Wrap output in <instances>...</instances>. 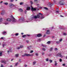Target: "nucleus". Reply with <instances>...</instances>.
Returning a JSON list of instances; mask_svg holds the SVG:
<instances>
[{
	"label": "nucleus",
	"mask_w": 67,
	"mask_h": 67,
	"mask_svg": "<svg viewBox=\"0 0 67 67\" xmlns=\"http://www.w3.org/2000/svg\"><path fill=\"white\" fill-rule=\"evenodd\" d=\"M43 14L41 13H38V15L37 16H34L33 18L34 19H37V18H40L41 19H42L44 18V17L43 16Z\"/></svg>",
	"instance_id": "1"
},
{
	"label": "nucleus",
	"mask_w": 67,
	"mask_h": 67,
	"mask_svg": "<svg viewBox=\"0 0 67 67\" xmlns=\"http://www.w3.org/2000/svg\"><path fill=\"white\" fill-rule=\"evenodd\" d=\"M24 21H25V19L24 17H21L19 19V22H23Z\"/></svg>",
	"instance_id": "2"
},
{
	"label": "nucleus",
	"mask_w": 67,
	"mask_h": 67,
	"mask_svg": "<svg viewBox=\"0 0 67 67\" xmlns=\"http://www.w3.org/2000/svg\"><path fill=\"white\" fill-rule=\"evenodd\" d=\"M33 56V54H25L24 55H22V56L24 57V56Z\"/></svg>",
	"instance_id": "3"
},
{
	"label": "nucleus",
	"mask_w": 67,
	"mask_h": 67,
	"mask_svg": "<svg viewBox=\"0 0 67 67\" xmlns=\"http://www.w3.org/2000/svg\"><path fill=\"white\" fill-rule=\"evenodd\" d=\"M31 10L32 11H35L36 10V8H33V7H32V5H31Z\"/></svg>",
	"instance_id": "4"
},
{
	"label": "nucleus",
	"mask_w": 67,
	"mask_h": 67,
	"mask_svg": "<svg viewBox=\"0 0 67 67\" xmlns=\"http://www.w3.org/2000/svg\"><path fill=\"white\" fill-rule=\"evenodd\" d=\"M9 6L10 8H12L15 6V5L12 4V3H11L9 4Z\"/></svg>",
	"instance_id": "5"
},
{
	"label": "nucleus",
	"mask_w": 67,
	"mask_h": 67,
	"mask_svg": "<svg viewBox=\"0 0 67 67\" xmlns=\"http://www.w3.org/2000/svg\"><path fill=\"white\" fill-rule=\"evenodd\" d=\"M57 56H59V57H63V56L62 55V54L61 53H59L57 55Z\"/></svg>",
	"instance_id": "6"
},
{
	"label": "nucleus",
	"mask_w": 67,
	"mask_h": 67,
	"mask_svg": "<svg viewBox=\"0 0 67 67\" xmlns=\"http://www.w3.org/2000/svg\"><path fill=\"white\" fill-rule=\"evenodd\" d=\"M59 4H60V5H64V2H62V1H61L59 2Z\"/></svg>",
	"instance_id": "7"
},
{
	"label": "nucleus",
	"mask_w": 67,
	"mask_h": 67,
	"mask_svg": "<svg viewBox=\"0 0 67 67\" xmlns=\"http://www.w3.org/2000/svg\"><path fill=\"white\" fill-rule=\"evenodd\" d=\"M47 5L50 7H52V6L53 5V4H52V3L50 2L48 3Z\"/></svg>",
	"instance_id": "8"
},
{
	"label": "nucleus",
	"mask_w": 67,
	"mask_h": 67,
	"mask_svg": "<svg viewBox=\"0 0 67 67\" xmlns=\"http://www.w3.org/2000/svg\"><path fill=\"white\" fill-rule=\"evenodd\" d=\"M2 34L3 35H5L7 34V32L4 31L2 32Z\"/></svg>",
	"instance_id": "9"
},
{
	"label": "nucleus",
	"mask_w": 67,
	"mask_h": 67,
	"mask_svg": "<svg viewBox=\"0 0 67 67\" xmlns=\"http://www.w3.org/2000/svg\"><path fill=\"white\" fill-rule=\"evenodd\" d=\"M46 34H50V32L49 31V30H47Z\"/></svg>",
	"instance_id": "10"
},
{
	"label": "nucleus",
	"mask_w": 67,
	"mask_h": 67,
	"mask_svg": "<svg viewBox=\"0 0 67 67\" xmlns=\"http://www.w3.org/2000/svg\"><path fill=\"white\" fill-rule=\"evenodd\" d=\"M7 21H9V22H10L12 21V20L10 18H8L7 19Z\"/></svg>",
	"instance_id": "11"
},
{
	"label": "nucleus",
	"mask_w": 67,
	"mask_h": 67,
	"mask_svg": "<svg viewBox=\"0 0 67 67\" xmlns=\"http://www.w3.org/2000/svg\"><path fill=\"white\" fill-rule=\"evenodd\" d=\"M1 63H4V64H6V61H5V60L2 61Z\"/></svg>",
	"instance_id": "12"
},
{
	"label": "nucleus",
	"mask_w": 67,
	"mask_h": 67,
	"mask_svg": "<svg viewBox=\"0 0 67 67\" xmlns=\"http://www.w3.org/2000/svg\"><path fill=\"white\" fill-rule=\"evenodd\" d=\"M4 12H5V10H3L2 11V12L1 13V14H4Z\"/></svg>",
	"instance_id": "13"
},
{
	"label": "nucleus",
	"mask_w": 67,
	"mask_h": 67,
	"mask_svg": "<svg viewBox=\"0 0 67 67\" xmlns=\"http://www.w3.org/2000/svg\"><path fill=\"white\" fill-rule=\"evenodd\" d=\"M42 36V35L40 34H39L37 35V37H41Z\"/></svg>",
	"instance_id": "14"
},
{
	"label": "nucleus",
	"mask_w": 67,
	"mask_h": 67,
	"mask_svg": "<svg viewBox=\"0 0 67 67\" xmlns=\"http://www.w3.org/2000/svg\"><path fill=\"white\" fill-rule=\"evenodd\" d=\"M23 47V46L21 45V46H20V47H18L17 48V49H20V48H22V47Z\"/></svg>",
	"instance_id": "15"
},
{
	"label": "nucleus",
	"mask_w": 67,
	"mask_h": 67,
	"mask_svg": "<svg viewBox=\"0 0 67 67\" xmlns=\"http://www.w3.org/2000/svg\"><path fill=\"white\" fill-rule=\"evenodd\" d=\"M30 9H31V8H30V7H28L27 8L26 10H30Z\"/></svg>",
	"instance_id": "16"
},
{
	"label": "nucleus",
	"mask_w": 67,
	"mask_h": 67,
	"mask_svg": "<svg viewBox=\"0 0 67 67\" xmlns=\"http://www.w3.org/2000/svg\"><path fill=\"white\" fill-rule=\"evenodd\" d=\"M2 21V18H0V24H1L2 23H1Z\"/></svg>",
	"instance_id": "17"
},
{
	"label": "nucleus",
	"mask_w": 67,
	"mask_h": 67,
	"mask_svg": "<svg viewBox=\"0 0 67 67\" xmlns=\"http://www.w3.org/2000/svg\"><path fill=\"white\" fill-rule=\"evenodd\" d=\"M19 54H16L15 55V57H19Z\"/></svg>",
	"instance_id": "18"
},
{
	"label": "nucleus",
	"mask_w": 67,
	"mask_h": 67,
	"mask_svg": "<svg viewBox=\"0 0 67 67\" xmlns=\"http://www.w3.org/2000/svg\"><path fill=\"white\" fill-rule=\"evenodd\" d=\"M19 11L20 12H23V10L21 9H19Z\"/></svg>",
	"instance_id": "19"
},
{
	"label": "nucleus",
	"mask_w": 67,
	"mask_h": 67,
	"mask_svg": "<svg viewBox=\"0 0 67 67\" xmlns=\"http://www.w3.org/2000/svg\"><path fill=\"white\" fill-rule=\"evenodd\" d=\"M55 66H57V62L56 61H55Z\"/></svg>",
	"instance_id": "20"
},
{
	"label": "nucleus",
	"mask_w": 67,
	"mask_h": 67,
	"mask_svg": "<svg viewBox=\"0 0 67 67\" xmlns=\"http://www.w3.org/2000/svg\"><path fill=\"white\" fill-rule=\"evenodd\" d=\"M9 51H8V53H9V52H12V50H11V49H9Z\"/></svg>",
	"instance_id": "21"
},
{
	"label": "nucleus",
	"mask_w": 67,
	"mask_h": 67,
	"mask_svg": "<svg viewBox=\"0 0 67 67\" xmlns=\"http://www.w3.org/2000/svg\"><path fill=\"white\" fill-rule=\"evenodd\" d=\"M26 36V35H24L22 36L23 37H25Z\"/></svg>",
	"instance_id": "22"
},
{
	"label": "nucleus",
	"mask_w": 67,
	"mask_h": 67,
	"mask_svg": "<svg viewBox=\"0 0 67 67\" xmlns=\"http://www.w3.org/2000/svg\"><path fill=\"white\" fill-rule=\"evenodd\" d=\"M24 3H23V2H21V3H20V5H22V4H23Z\"/></svg>",
	"instance_id": "23"
},
{
	"label": "nucleus",
	"mask_w": 67,
	"mask_h": 67,
	"mask_svg": "<svg viewBox=\"0 0 67 67\" xmlns=\"http://www.w3.org/2000/svg\"><path fill=\"white\" fill-rule=\"evenodd\" d=\"M42 46H43V47H46V45H44V44H42Z\"/></svg>",
	"instance_id": "24"
},
{
	"label": "nucleus",
	"mask_w": 67,
	"mask_h": 67,
	"mask_svg": "<svg viewBox=\"0 0 67 67\" xmlns=\"http://www.w3.org/2000/svg\"><path fill=\"white\" fill-rule=\"evenodd\" d=\"M36 62L34 61L33 63V65H35V64H36Z\"/></svg>",
	"instance_id": "25"
},
{
	"label": "nucleus",
	"mask_w": 67,
	"mask_h": 67,
	"mask_svg": "<svg viewBox=\"0 0 67 67\" xmlns=\"http://www.w3.org/2000/svg\"><path fill=\"white\" fill-rule=\"evenodd\" d=\"M6 44H3V47H4V46H6Z\"/></svg>",
	"instance_id": "26"
},
{
	"label": "nucleus",
	"mask_w": 67,
	"mask_h": 67,
	"mask_svg": "<svg viewBox=\"0 0 67 67\" xmlns=\"http://www.w3.org/2000/svg\"><path fill=\"white\" fill-rule=\"evenodd\" d=\"M47 44H49L51 43V41H49L47 42Z\"/></svg>",
	"instance_id": "27"
},
{
	"label": "nucleus",
	"mask_w": 67,
	"mask_h": 67,
	"mask_svg": "<svg viewBox=\"0 0 67 67\" xmlns=\"http://www.w3.org/2000/svg\"><path fill=\"white\" fill-rule=\"evenodd\" d=\"M49 61L50 63H52V60H49Z\"/></svg>",
	"instance_id": "28"
},
{
	"label": "nucleus",
	"mask_w": 67,
	"mask_h": 67,
	"mask_svg": "<svg viewBox=\"0 0 67 67\" xmlns=\"http://www.w3.org/2000/svg\"><path fill=\"white\" fill-rule=\"evenodd\" d=\"M53 49V48H51L50 50V51H52V50Z\"/></svg>",
	"instance_id": "29"
},
{
	"label": "nucleus",
	"mask_w": 67,
	"mask_h": 67,
	"mask_svg": "<svg viewBox=\"0 0 67 67\" xmlns=\"http://www.w3.org/2000/svg\"><path fill=\"white\" fill-rule=\"evenodd\" d=\"M13 22H16V20H15V19H14L13 21Z\"/></svg>",
	"instance_id": "30"
},
{
	"label": "nucleus",
	"mask_w": 67,
	"mask_h": 67,
	"mask_svg": "<svg viewBox=\"0 0 67 67\" xmlns=\"http://www.w3.org/2000/svg\"><path fill=\"white\" fill-rule=\"evenodd\" d=\"M4 4L5 5H8V3H4Z\"/></svg>",
	"instance_id": "31"
},
{
	"label": "nucleus",
	"mask_w": 67,
	"mask_h": 67,
	"mask_svg": "<svg viewBox=\"0 0 67 67\" xmlns=\"http://www.w3.org/2000/svg\"><path fill=\"white\" fill-rule=\"evenodd\" d=\"M44 9H45L46 10H48V8H47L46 7H44Z\"/></svg>",
	"instance_id": "32"
},
{
	"label": "nucleus",
	"mask_w": 67,
	"mask_h": 67,
	"mask_svg": "<svg viewBox=\"0 0 67 67\" xmlns=\"http://www.w3.org/2000/svg\"><path fill=\"white\" fill-rule=\"evenodd\" d=\"M30 2L31 4V5H32V4H33V2H32V1H30Z\"/></svg>",
	"instance_id": "33"
},
{
	"label": "nucleus",
	"mask_w": 67,
	"mask_h": 67,
	"mask_svg": "<svg viewBox=\"0 0 67 67\" xmlns=\"http://www.w3.org/2000/svg\"><path fill=\"white\" fill-rule=\"evenodd\" d=\"M2 55V53L1 52L0 53V56H1Z\"/></svg>",
	"instance_id": "34"
},
{
	"label": "nucleus",
	"mask_w": 67,
	"mask_h": 67,
	"mask_svg": "<svg viewBox=\"0 0 67 67\" xmlns=\"http://www.w3.org/2000/svg\"><path fill=\"white\" fill-rule=\"evenodd\" d=\"M18 35L19 34H18V33H16L15 34V35H16V36H18Z\"/></svg>",
	"instance_id": "35"
},
{
	"label": "nucleus",
	"mask_w": 67,
	"mask_h": 67,
	"mask_svg": "<svg viewBox=\"0 0 67 67\" xmlns=\"http://www.w3.org/2000/svg\"><path fill=\"white\" fill-rule=\"evenodd\" d=\"M19 63L18 62H17L15 64V66H17V65L18 64V63Z\"/></svg>",
	"instance_id": "36"
},
{
	"label": "nucleus",
	"mask_w": 67,
	"mask_h": 67,
	"mask_svg": "<svg viewBox=\"0 0 67 67\" xmlns=\"http://www.w3.org/2000/svg\"><path fill=\"white\" fill-rule=\"evenodd\" d=\"M56 43H57V44H59V43L60 42L59 41H57L56 42Z\"/></svg>",
	"instance_id": "37"
},
{
	"label": "nucleus",
	"mask_w": 67,
	"mask_h": 67,
	"mask_svg": "<svg viewBox=\"0 0 67 67\" xmlns=\"http://www.w3.org/2000/svg\"><path fill=\"white\" fill-rule=\"evenodd\" d=\"M42 49L44 51H45V48H43Z\"/></svg>",
	"instance_id": "38"
},
{
	"label": "nucleus",
	"mask_w": 67,
	"mask_h": 67,
	"mask_svg": "<svg viewBox=\"0 0 67 67\" xmlns=\"http://www.w3.org/2000/svg\"><path fill=\"white\" fill-rule=\"evenodd\" d=\"M31 46H30L29 47H28L27 48L28 49H30L29 48L30 47H31Z\"/></svg>",
	"instance_id": "39"
},
{
	"label": "nucleus",
	"mask_w": 67,
	"mask_h": 67,
	"mask_svg": "<svg viewBox=\"0 0 67 67\" xmlns=\"http://www.w3.org/2000/svg\"><path fill=\"white\" fill-rule=\"evenodd\" d=\"M60 62H62V60L61 59H60Z\"/></svg>",
	"instance_id": "40"
},
{
	"label": "nucleus",
	"mask_w": 67,
	"mask_h": 67,
	"mask_svg": "<svg viewBox=\"0 0 67 67\" xmlns=\"http://www.w3.org/2000/svg\"><path fill=\"white\" fill-rule=\"evenodd\" d=\"M1 67H4V66H3L2 64H1Z\"/></svg>",
	"instance_id": "41"
},
{
	"label": "nucleus",
	"mask_w": 67,
	"mask_h": 67,
	"mask_svg": "<svg viewBox=\"0 0 67 67\" xmlns=\"http://www.w3.org/2000/svg\"><path fill=\"white\" fill-rule=\"evenodd\" d=\"M60 42H62V39H60L59 40Z\"/></svg>",
	"instance_id": "42"
},
{
	"label": "nucleus",
	"mask_w": 67,
	"mask_h": 67,
	"mask_svg": "<svg viewBox=\"0 0 67 67\" xmlns=\"http://www.w3.org/2000/svg\"><path fill=\"white\" fill-rule=\"evenodd\" d=\"M46 61H47V62H48V59L47 58V59H46Z\"/></svg>",
	"instance_id": "43"
},
{
	"label": "nucleus",
	"mask_w": 67,
	"mask_h": 67,
	"mask_svg": "<svg viewBox=\"0 0 67 67\" xmlns=\"http://www.w3.org/2000/svg\"><path fill=\"white\" fill-rule=\"evenodd\" d=\"M59 10L58 11H56V13H59Z\"/></svg>",
	"instance_id": "44"
},
{
	"label": "nucleus",
	"mask_w": 67,
	"mask_h": 67,
	"mask_svg": "<svg viewBox=\"0 0 67 67\" xmlns=\"http://www.w3.org/2000/svg\"><path fill=\"white\" fill-rule=\"evenodd\" d=\"M33 51H31V52H30V53H33Z\"/></svg>",
	"instance_id": "45"
},
{
	"label": "nucleus",
	"mask_w": 67,
	"mask_h": 67,
	"mask_svg": "<svg viewBox=\"0 0 67 67\" xmlns=\"http://www.w3.org/2000/svg\"><path fill=\"white\" fill-rule=\"evenodd\" d=\"M57 48H55V51H57Z\"/></svg>",
	"instance_id": "46"
},
{
	"label": "nucleus",
	"mask_w": 67,
	"mask_h": 67,
	"mask_svg": "<svg viewBox=\"0 0 67 67\" xmlns=\"http://www.w3.org/2000/svg\"><path fill=\"white\" fill-rule=\"evenodd\" d=\"M63 35H66V33H64Z\"/></svg>",
	"instance_id": "47"
},
{
	"label": "nucleus",
	"mask_w": 67,
	"mask_h": 67,
	"mask_svg": "<svg viewBox=\"0 0 67 67\" xmlns=\"http://www.w3.org/2000/svg\"><path fill=\"white\" fill-rule=\"evenodd\" d=\"M63 66H65V64H63Z\"/></svg>",
	"instance_id": "48"
},
{
	"label": "nucleus",
	"mask_w": 67,
	"mask_h": 67,
	"mask_svg": "<svg viewBox=\"0 0 67 67\" xmlns=\"http://www.w3.org/2000/svg\"><path fill=\"white\" fill-rule=\"evenodd\" d=\"M36 56H38V53H36Z\"/></svg>",
	"instance_id": "49"
},
{
	"label": "nucleus",
	"mask_w": 67,
	"mask_h": 67,
	"mask_svg": "<svg viewBox=\"0 0 67 67\" xmlns=\"http://www.w3.org/2000/svg\"><path fill=\"white\" fill-rule=\"evenodd\" d=\"M1 39H2V40H3L4 39V37H2L1 38Z\"/></svg>",
	"instance_id": "50"
},
{
	"label": "nucleus",
	"mask_w": 67,
	"mask_h": 67,
	"mask_svg": "<svg viewBox=\"0 0 67 67\" xmlns=\"http://www.w3.org/2000/svg\"><path fill=\"white\" fill-rule=\"evenodd\" d=\"M26 22H29L30 21H25Z\"/></svg>",
	"instance_id": "51"
},
{
	"label": "nucleus",
	"mask_w": 67,
	"mask_h": 67,
	"mask_svg": "<svg viewBox=\"0 0 67 67\" xmlns=\"http://www.w3.org/2000/svg\"><path fill=\"white\" fill-rule=\"evenodd\" d=\"M24 66H25V67H27V65H24Z\"/></svg>",
	"instance_id": "52"
},
{
	"label": "nucleus",
	"mask_w": 67,
	"mask_h": 67,
	"mask_svg": "<svg viewBox=\"0 0 67 67\" xmlns=\"http://www.w3.org/2000/svg\"><path fill=\"white\" fill-rule=\"evenodd\" d=\"M26 35L27 36H29L30 35Z\"/></svg>",
	"instance_id": "53"
},
{
	"label": "nucleus",
	"mask_w": 67,
	"mask_h": 67,
	"mask_svg": "<svg viewBox=\"0 0 67 67\" xmlns=\"http://www.w3.org/2000/svg\"><path fill=\"white\" fill-rule=\"evenodd\" d=\"M11 2H13V0H10Z\"/></svg>",
	"instance_id": "54"
},
{
	"label": "nucleus",
	"mask_w": 67,
	"mask_h": 67,
	"mask_svg": "<svg viewBox=\"0 0 67 67\" xmlns=\"http://www.w3.org/2000/svg\"><path fill=\"white\" fill-rule=\"evenodd\" d=\"M60 16L61 17H64V16H62V15H60Z\"/></svg>",
	"instance_id": "55"
},
{
	"label": "nucleus",
	"mask_w": 67,
	"mask_h": 67,
	"mask_svg": "<svg viewBox=\"0 0 67 67\" xmlns=\"http://www.w3.org/2000/svg\"><path fill=\"white\" fill-rule=\"evenodd\" d=\"M26 42L27 43H28L29 42V41L28 40H27L26 41Z\"/></svg>",
	"instance_id": "56"
},
{
	"label": "nucleus",
	"mask_w": 67,
	"mask_h": 67,
	"mask_svg": "<svg viewBox=\"0 0 67 67\" xmlns=\"http://www.w3.org/2000/svg\"><path fill=\"white\" fill-rule=\"evenodd\" d=\"M25 12L26 13V10H25Z\"/></svg>",
	"instance_id": "57"
},
{
	"label": "nucleus",
	"mask_w": 67,
	"mask_h": 67,
	"mask_svg": "<svg viewBox=\"0 0 67 67\" xmlns=\"http://www.w3.org/2000/svg\"><path fill=\"white\" fill-rule=\"evenodd\" d=\"M24 33H21V35H23V34Z\"/></svg>",
	"instance_id": "58"
},
{
	"label": "nucleus",
	"mask_w": 67,
	"mask_h": 67,
	"mask_svg": "<svg viewBox=\"0 0 67 67\" xmlns=\"http://www.w3.org/2000/svg\"><path fill=\"white\" fill-rule=\"evenodd\" d=\"M44 53H42V54L43 55H44Z\"/></svg>",
	"instance_id": "59"
},
{
	"label": "nucleus",
	"mask_w": 67,
	"mask_h": 67,
	"mask_svg": "<svg viewBox=\"0 0 67 67\" xmlns=\"http://www.w3.org/2000/svg\"><path fill=\"white\" fill-rule=\"evenodd\" d=\"M67 16V14H65V16Z\"/></svg>",
	"instance_id": "60"
},
{
	"label": "nucleus",
	"mask_w": 67,
	"mask_h": 67,
	"mask_svg": "<svg viewBox=\"0 0 67 67\" xmlns=\"http://www.w3.org/2000/svg\"><path fill=\"white\" fill-rule=\"evenodd\" d=\"M35 1H37V0H34Z\"/></svg>",
	"instance_id": "61"
},
{
	"label": "nucleus",
	"mask_w": 67,
	"mask_h": 67,
	"mask_svg": "<svg viewBox=\"0 0 67 67\" xmlns=\"http://www.w3.org/2000/svg\"><path fill=\"white\" fill-rule=\"evenodd\" d=\"M45 36H46V35H44V36H43V37H45Z\"/></svg>",
	"instance_id": "62"
},
{
	"label": "nucleus",
	"mask_w": 67,
	"mask_h": 67,
	"mask_svg": "<svg viewBox=\"0 0 67 67\" xmlns=\"http://www.w3.org/2000/svg\"><path fill=\"white\" fill-rule=\"evenodd\" d=\"M10 67H12V65H10Z\"/></svg>",
	"instance_id": "63"
},
{
	"label": "nucleus",
	"mask_w": 67,
	"mask_h": 67,
	"mask_svg": "<svg viewBox=\"0 0 67 67\" xmlns=\"http://www.w3.org/2000/svg\"><path fill=\"white\" fill-rule=\"evenodd\" d=\"M13 60V59H11V61H12V60Z\"/></svg>",
	"instance_id": "64"
}]
</instances>
